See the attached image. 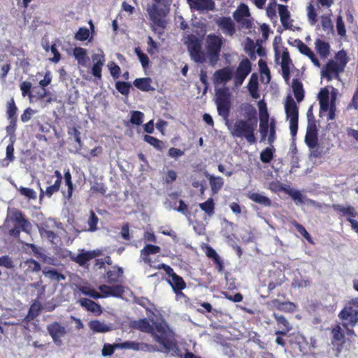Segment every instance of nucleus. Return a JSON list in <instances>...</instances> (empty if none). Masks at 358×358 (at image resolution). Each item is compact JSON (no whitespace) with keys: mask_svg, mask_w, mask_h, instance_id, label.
Listing matches in <instances>:
<instances>
[{"mask_svg":"<svg viewBox=\"0 0 358 358\" xmlns=\"http://www.w3.org/2000/svg\"><path fill=\"white\" fill-rule=\"evenodd\" d=\"M203 36L204 34L200 36H196L193 34H188L185 38V44L191 59L194 62L198 64L208 62L214 66L220 59L224 40L220 36L210 34L205 38L204 50H203Z\"/></svg>","mask_w":358,"mask_h":358,"instance_id":"1","label":"nucleus"},{"mask_svg":"<svg viewBox=\"0 0 358 358\" xmlns=\"http://www.w3.org/2000/svg\"><path fill=\"white\" fill-rule=\"evenodd\" d=\"M131 327L134 329L151 334L155 341L162 345L164 352L179 351L176 343L173 340V333L166 324L155 322L152 325L148 319L143 318L132 322Z\"/></svg>","mask_w":358,"mask_h":358,"instance_id":"2","label":"nucleus"},{"mask_svg":"<svg viewBox=\"0 0 358 358\" xmlns=\"http://www.w3.org/2000/svg\"><path fill=\"white\" fill-rule=\"evenodd\" d=\"M241 110L244 119L236 120L231 134L235 138H245L250 145L255 144L257 143L255 131L258 123L257 110L250 103L243 104Z\"/></svg>","mask_w":358,"mask_h":358,"instance_id":"3","label":"nucleus"},{"mask_svg":"<svg viewBox=\"0 0 358 358\" xmlns=\"http://www.w3.org/2000/svg\"><path fill=\"white\" fill-rule=\"evenodd\" d=\"M338 316L342 321L343 327L350 324L351 328L355 327L358 323V297L346 303Z\"/></svg>","mask_w":358,"mask_h":358,"instance_id":"4","label":"nucleus"},{"mask_svg":"<svg viewBox=\"0 0 358 358\" xmlns=\"http://www.w3.org/2000/svg\"><path fill=\"white\" fill-rule=\"evenodd\" d=\"M231 94L227 87H222L215 90V103L217 113L224 118H227L231 106Z\"/></svg>","mask_w":358,"mask_h":358,"instance_id":"5","label":"nucleus"},{"mask_svg":"<svg viewBox=\"0 0 358 358\" xmlns=\"http://www.w3.org/2000/svg\"><path fill=\"white\" fill-rule=\"evenodd\" d=\"M285 110L286 117L289 120L290 134L292 137L294 138L298 131L299 108L291 96L287 97Z\"/></svg>","mask_w":358,"mask_h":358,"instance_id":"6","label":"nucleus"},{"mask_svg":"<svg viewBox=\"0 0 358 358\" xmlns=\"http://www.w3.org/2000/svg\"><path fill=\"white\" fill-rule=\"evenodd\" d=\"M158 269H164L165 273L171 278L168 282L171 286L174 293L176 295H183L182 290L186 287V282L183 278L177 275L173 269L169 265L160 264L157 267Z\"/></svg>","mask_w":358,"mask_h":358,"instance_id":"7","label":"nucleus"},{"mask_svg":"<svg viewBox=\"0 0 358 358\" xmlns=\"http://www.w3.org/2000/svg\"><path fill=\"white\" fill-rule=\"evenodd\" d=\"M62 181V175L59 170H55L54 174L49 176L46 183L49 185L47 187L45 192L41 187L39 198L41 199L44 195L50 198L55 193L59 190Z\"/></svg>","mask_w":358,"mask_h":358,"instance_id":"8","label":"nucleus"},{"mask_svg":"<svg viewBox=\"0 0 358 358\" xmlns=\"http://www.w3.org/2000/svg\"><path fill=\"white\" fill-rule=\"evenodd\" d=\"M331 208L341 215L345 216L347 220L350 223L352 229L358 234V221L355 219L357 216L356 209L352 206H346L341 204H332Z\"/></svg>","mask_w":358,"mask_h":358,"instance_id":"9","label":"nucleus"},{"mask_svg":"<svg viewBox=\"0 0 358 358\" xmlns=\"http://www.w3.org/2000/svg\"><path fill=\"white\" fill-rule=\"evenodd\" d=\"M47 331L51 336L52 341L57 345L60 347L62 345V338L66 334V330L59 322H53L47 326Z\"/></svg>","mask_w":358,"mask_h":358,"instance_id":"10","label":"nucleus"},{"mask_svg":"<svg viewBox=\"0 0 358 358\" xmlns=\"http://www.w3.org/2000/svg\"><path fill=\"white\" fill-rule=\"evenodd\" d=\"M169 10V6L153 3L148 7L147 12L152 22H166L164 18L167 15Z\"/></svg>","mask_w":358,"mask_h":358,"instance_id":"11","label":"nucleus"},{"mask_svg":"<svg viewBox=\"0 0 358 358\" xmlns=\"http://www.w3.org/2000/svg\"><path fill=\"white\" fill-rule=\"evenodd\" d=\"M331 334L332 336L331 344L334 346V350L336 351V355L338 356L343 350L345 343V334L340 324H336L332 328Z\"/></svg>","mask_w":358,"mask_h":358,"instance_id":"12","label":"nucleus"},{"mask_svg":"<svg viewBox=\"0 0 358 358\" xmlns=\"http://www.w3.org/2000/svg\"><path fill=\"white\" fill-rule=\"evenodd\" d=\"M343 71L334 59H330L322 69L321 76L330 81L333 78H338L339 73Z\"/></svg>","mask_w":358,"mask_h":358,"instance_id":"13","label":"nucleus"},{"mask_svg":"<svg viewBox=\"0 0 358 358\" xmlns=\"http://www.w3.org/2000/svg\"><path fill=\"white\" fill-rule=\"evenodd\" d=\"M273 317L275 320L279 329L275 331L277 336H286L292 329L291 324L287 320V318L282 315H278L273 313Z\"/></svg>","mask_w":358,"mask_h":358,"instance_id":"14","label":"nucleus"},{"mask_svg":"<svg viewBox=\"0 0 358 358\" xmlns=\"http://www.w3.org/2000/svg\"><path fill=\"white\" fill-rule=\"evenodd\" d=\"M233 76L232 71L229 67L217 70L213 74V82L215 85L226 84L231 80Z\"/></svg>","mask_w":358,"mask_h":358,"instance_id":"15","label":"nucleus"},{"mask_svg":"<svg viewBox=\"0 0 358 358\" xmlns=\"http://www.w3.org/2000/svg\"><path fill=\"white\" fill-rule=\"evenodd\" d=\"M318 134L316 125L313 123L308 125L307 131L305 136V143L307 146L310 149L315 148L318 145Z\"/></svg>","mask_w":358,"mask_h":358,"instance_id":"16","label":"nucleus"},{"mask_svg":"<svg viewBox=\"0 0 358 358\" xmlns=\"http://www.w3.org/2000/svg\"><path fill=\"white\" fill-rule=\"evenodd\" d=\"M187 3L192 9L199 11H209L215 9L213 0H187Z\"/></svg>","mask_w":358,"mask_h":358,"instance_id":"17","label":"nucleus"},{"mask_svg":"<svg viewBox=\"0 0 358 358\" xmlns=\"http://www.w3.org/2000/svg\"><path fill=\"white\" fill-rule=\"evenodd\" d=\"M99 289L103 296L120 297L124 292V287L121 285L113 286L101 285L99 287Z\"/></svg>","mask_w":358,"mask_h":358,"instance_id":"18","label":"nucleus"},{"mask_svg":"<svg viewBox=\"0 0 358 358\" xmlns=\"http://www.w3.org/2000/svg\"><path fill=\"white\" fill-rule=\"evenodd\" d=\"M10 219L12 221L15 222L17 225H19L21 227L22 231H24L27 234L30 232L31 228V224L24 217L22 211L19 210H14L12 213Z\"/></svg>","mask_w":358,"mask_h":358,"instance_id":"19","label":"nucleus"},{"mask_svg":"<svg viewBox=\"0 0 358 358\" xmlns=\"http://www.w3.org/2000/svg\"><path fill=\"white\" fill-rule=\"evenodd\" d=\"M92 59L94 63L93 66L92 68V73L96 78H97L98 80H101L102 77V67L104 65L105 62L104 55L94 54L92 56Z\"/></svg>","mask_w":358,"mask_h":358,"instance_id":"20","label":"nucleus"},{"mask_svg":"<svg viewBox=\"0 0 358 358\" xmlns=\"http://www.w3.org/2000/svg\"><path fill=\"white\" fill-rule=\"evenodd\" d=\"M259 110H260V124H259V130L262 137V139H264L268 134L269 124H268V118L269 115L267 112L266 105L264 103V107L262 104L259 105Z\"/></svg>","mask_w":358,"mask_h":358,"instance_id":"21","label":"nucleus"},{"mask_svg":"<svg viewBox=\"0 0 358 358\" xmlns=\"http://www.w3.org/2000/svg\"><path fill=\"white\" fill-rule=\"evenodd\" d=\"M161 248L158 245L147 244L145 247L141 250V257L143 262L152 266V261L150 258V255H155L160 252Z\"/></svg>","mask_w":358,"mask_h":358,"instance_id":"22","label":"nucleus"},{"mask_svg":"<svg viewBox=\"0 0 358 358\" xmlns=\"http://www.w3.org/2000/svg\"><path fill=\"white\" fill-rule=\"evenodd\" d=\"M99 255V252L95 250L87 251L85 252L79 253L73 259V260L78 264L80 266H85L89 261L95 258Z\"/></svg>","mask_w":358,"mask_h":358,"instance_id":"23","label":"nucleus"},{"mask_svg":"<svg viewBox=\"0 0 358 358\" xmlns=\"http://www.w3.org/2000/svg\"><path fill=\"white\" fill-rule=\"evenodd\" d=\"M249 16V8L245 3H241L234 13V18L236 22H250V20L245 19Z\"/></svg>","mask_w":358,"mask_h":358,"instance_id":"24","label":"nucleus"},{"mask_svg":"<svg viewBox=\"0 0 358 358\" xmlns=\"http://www.w3.org/2000/svg\"><path fill=\"white\" fill-rule=\"evenodd\" d=\"M152 80L149 77L136 78L133 82L134 85L142 92L154 91L155 89L151 85Z\"/></svg>","mask_w":358,"mask_h":358,"instance_id":"25","label":"nucleus"},{"mask_svg":"<svg viewBox=\"0 0 358 358\" xmlns=\"http://www.w3.org/2000/svg\"><path fill=\"white\" fill-rule=\"evenodd\" d=\"M292 88L296 101L300 103L304 99V90L301 81L299 78L292 80Z\"/></svg>","mask_w":358,"mask_h":358,"instance_id":"26","label":"nucleus"},{"mask_svg":"<svg viewBox=\"0 0 358 358\" xmlns=\"http://www.w3.org/2000/svg\"><path fill=\"white\" fill-rule=\"evenodd\" d=\"M78 301L80 306L85 308L87 311L98 313V314H101L102 312L101 306L94 301L87 298H82L79 299Z\"/></svg>","mask_w":358,"mask_h":358,"instance_id":"27","label":"nucleus"},{"mask_svg":"<svg viewBox=\"0 0 358 358\" xmlns=\"http://www.w3.org/2000/svg\"><path fill=\"white\" fill-rule=\"evenodd\" d=\"M317 52L322 59L327 58L330 54V45L328 42L317 39L315 42Z\"/></svg>","mask_w":358,"mask_h":358,"instance_id":"28","label":"nucleus"},{"mask_svg":"<svg viewBox=\"0 0 358 358\" xmlns=\"http://www.w3.org/2000/svg\"><path fill=\"white\" fill-rule=\"evenodd\" d=\"M248 197L250 200L266 207H270L272 205V201L268 197L257 192H250L248 194Z\"/></svg>","mask_w":358,"mask_h":358,"instance_id":"29","label":"nucleus"},{"mask_svg":"<svg viewBox=\"0 0 358 358\" xmlns=\"http://www.w3.org/2000/svg\"><path fill=\"white\" fill-rule=\"evenodd\" d=\"M88 325L94 333H106L111 329L109 325L97 320L90 321Z\"/></svg>","mask_w":358,"mask_h":358,"instance_id":"30","label":"nucleus"},{"mask_svg":"<svg viewBox=\"0 0 358 358\" xmlns=\"http://www.w3.org/2000/svg\"><path fill=\"white\" fill-rule=\"evenodd\" d=\"M211 190L213 194L217 193L224 185V180L220 176H214L213 175L207 176Z\"/></svg>","mask_w":358,"mask_h":358,"instance_id":"31","label":"nucleus"},{"mask_svg":"<svg viewBox=\"0 0 358 358\" xmlns=\"http://www.w3.org/2000/svg\"><path fill=\"white\" fill-rule=\"evenodd\" d=\"M251 70L252 66L250 61L248 58H244L239 63L236 73L247 77L248 75L251 72Z\"/></svg>","mask_w":358,"mask_h":358,"instance_id":"32","label":"nucleus"},{"mask_svg":"<svg viewBox=\"0 0 358 358\" xmlns=\"http://www.w3.org/2000/svg\"><path fill=\"white\" fill-rule=\"evenodd\" d=\"M51 82V78L48 74H45L44 78L41 80L39 82V85L41 86V88L39 89L38 92H37L36 98L38 99H43L47 95V91L45 89Z\"/></svg>","mask_w":358,"mask_h":358,"instance_id":"33","label":"nucleus"},{"mask_svg":"<svg viewBox=\"0 0 358 358\" xmlns=\"http://www.w3.org/2000/svg\"><path fill=\"white\" fill-rule=\"evenodd\" d=\"M199 208L209 217L215 213V203L212 198H208L205 202L199 203Z\"/></svg>","mask_w":358,"mask_h":358,"instance_id":"34","label":"nucleus"},{"mask_svg":"<svg viewBox=\"0 0 358 358\" xmlns=\"http://www.w3.org/2000/svg\"><path fill=\"white\" fill-rule=\"evenodd\" d=\"M334 58V61L341 68V69L344 70L349 62L346 52L344 50H339L336 53Z\"/></svg>","mask_w":358,"mask_h":358,"instance_id":"35","label":"nucleus"},{"mask_svg":"<svg viewBox=\"0 0 358 358\" xmlns=\"http://www.w3.org/2000/svg\"><path fill=\"white\" fill-rule=\"evenodd\" d=\"M122 273L123 270L121 267L114 268L113 270H109L106 273L108 282L112 283L118 282L119 278Z\"/></svg>","mask_w":358,"mask_h":358,"instance_id":"36","label":"nucleus"},{"mask_svg":"<svg viewBox=\"0 0 358 358\" xmlns=\"http://www.w3.org/2000/svg\"><path fill=\"white\" fill-rule=\"evenodd\" d=\"M281 70L282 73H290L289 64L291 59L287 51H283L281 56Z\"/></svg>","mask_w":358,"mask_h":358,"instance_id":"37","label":"nucleus"},{"mask_svg":"<svg viewBox=\"0 0 358 358\" xmlns=\"http://www.w3.org/2000/svg\"><path fill=\"white\" fill-rule=\"evenodd\" d=\"M144 141L158 150H162L164 148V144L163 141L159 140L158 138L154 136L150 135H145Z\"/></svg>","mask_w":358,"mask_h":358,"instance_id":"38","label":"nucleus"},{"mask_svg":"<svg viewBox=\"0 0 358 358\" xmlns=\"http://www.w3.org/2000/svg\"><path fill=\"white\" fill-rule=\"evenodd\" d=\"M17 108L12 98L7 103L6 114L8 120L17 119Z\"/></svg>","mask_w":358,"mask_h":358,"instance_id":"39","label":"nucleus"},{"mask_svg":"<svg viewBox=\"0 0 358 358\" xmlns=\"http://www.w3.org/2000/svg\"><path fill=\"white\" fill-rule=\"evenodd\" d=\"M115 88L122 95L127 96L130 92L131 85L129 82L117 81L115 83Z\"/></svg>","mask_w":358,"mask_h":358,"instance_id":"40","label":"nucleus"},{"mask_svg":"<svg viewBox=\"0 0 358 358\" xmlns=\"http://www.w3.org/2000/svg\"><path fill=\"white\" fill-rule=\"evenodd\" d=\"M78 290L83 294L89 296L93 299H97L101 297V295L97 292L94 289L89 286H80Z\"/></svg>","mask_w":358,"mask_h":358,"instance_id":"41","label":"nucleus"},{"mask_svg":"<svg viewBox=\"0 0 358 358\" xmlns=\"http://www.w3.org/2000/svg\"><path fill=\"white\" fill-rule=\"evenodd\" d=\"M274 149L266 148L260 154V159L263 163H270L273 158Z\"/></svg>","mask_w":358,"mask_h":358,"instance_id":"42","label":"nucleus"},{"mask_svg":"<svg viewBox=\"0 0 358 358\" xmlns=\"http://www.w3.org/2000/svg\"><path fill=\"white\" fill-rule=\"evenodd\" d=\"M64 180H65V183L68 187L67 195L66 196V197L67 199H70L72 196V194H73V184L72 182L71 174L69 169L64 173Z\"/></svg>","mask_w":358,"mask_h":358,"instance_id":"43","label":"nucleus"},{"mask_svg":"<svg viewBox=\"0 0 358 358\" xmlns=\"http://www.w3.org/2000/svg\"><path fill=\"white\" fill-rule=\"evenodd\" d=\"M297 231L309 243H313V239L310 234L307 231L306 228L299 222L294 221L293 223Z\"/></svg>","mask_w":358,"mask_h":358,"instance_id":"44","label":"nucleus"},{"mask_svg":"<svg viewBox=\"0 0 358 358\" xmlns=\"http://www.w3.org/2000/svg\"><path fill=\"white\" fill-rule=\"evenodd\" d=\"M144 114L143 113L135 110L131 112L130 122L132 124L139 126L143 123Z\"/></svg>","mask_w":358,"mask_h":358,"instance_id":"45","label":"nucleus"},{"mask_svg":"<svg viewBox=\"0 0 358 358\" xmlns=\"http://www.w3.org/2000/svg\"><path fill=\"white\" fill-rule=\"evenodd\" d=\"M135 302L143 307L147 311H150L154 308V304L147 297L141 296L135 299Z\"/></svg>","mask_w":358,"mask_h":358,"instance_id":"46","label":"nucleus"},{"mask_svg":"<svg viewBox=\"0 0 358 358\" xmlns=\"http://www.w3.org/2000/svg\"><path fill=\"white\" fill-rule=\"evenodd\" d=\"M278 4L276 3L275 0H271L266 7V14L268 17L271 18V20H274L277 18L276 15V7H278Z\"/></svg>","mask_w":358,"mask_h":358,"instance_id":"47","label":"nucleus"},{"mask_svg":"<svg viewBox=\"0 0 358 358\" xmlns=\"http://www.w3.org/2000/svg\"><path fill=\"white\" fill-rule=\"evenodd\" d=\"M134 52L138 56L142 66L143 68H146L150 62L148 56L146 54L143 53L139 47L135 48Z\"/></svg>","mask_w":358,"mask_h":358,"instance_id":"48","label":"nucleus"},{"mask_svg":"<svg viewBox=\"0 0 358 358\" xmlns=\"http://www.w3.org/2000/svg\"><path fill=\"white\" fill-rule=\"evenodd\" d=\"M278 13L280 17V22H287L289 18V11L288 10L287 6L285 5L279 4L278 6Z\"/></svg>","mask_w":358,"mask_h":358,"instance_id":"49","label":"nucleus"},{"mask_svg":"<svg viewBox=\"0 0 358 358\" xmlns=\"http://www.w3.org/2000/svg\"><path fill=\"white\" fill-rule=\"evenodd\" d=\"M99 222V218L94 213L93 210L90 211V215L88 219L87 223L89 225L90 231H95L97 229V224Z\"/></svg>","mask_w":358,"mask_h":358,"instance_id":"50","label":"nucleus"},{"mask_svg":"<svg viewBox=\"0 0 358 358\" xmlns=\"http://www.w3.org/2000/svg\"><path fill=\"white\" fill-rule=\"evenodd\" d=\"M73 55L79 63L84 62L87 57V51L83 48H76L73 50Z\"/></svg>","mask_w":358,"mask_h":358,"instance_id":"51","label":"nucleus"},{"mask_svg":"<svg viewBox=\"0 0 358 358\" xmlns=\"http://www.w3.org/2000/svg\"><path fill=\"white\" fill-rule=\"evenodd\" d=\"M137 348H138L137 351L141 350V351L150 352L159 351V348L156 345L145 343H138Z\"/></svg>","mask_w":358,"mask_h":358,"instance_id":"52","label":"nucleus"},{"mask_svg":"<svg viewBox=\"0 0 358 358\" xmlns=\"http://www.w3.org/2000/svg\"><path fill=\"white\" fill-rule=\"evenodd\" d=\"M117 344L114 343L113 345L109 343H105L103 346L101 354L103 357L111 356L113 355L115 349H118L117 347Z\"/></svg>","mask_w":358,"mask_h":358,"instance_id":"53","label":"nucleus"},{"mask_svg":"<svg viewBox=\"0 0 358 358\" xmlns=\"http://www.w3.org/2000/svg\"><path fill=\"white\" fill-rule=\"evenodd\" d=\"M90 30L87 28L80 27L76 34L75 38L78 41H84L90 37Z\"/></svg>","mask_w":358,"mask_h":358,"instance_id":"54","label":"nucleus"},{"mask_svg":"<svg viewBox=\"0 0 358 358\" xmlns=\"http://www.w3.org/2000/svg\"><path fill=\"white\" fill-rule=\"evenodd\" d=\"M18 190L21 195L24 196L29 199H36V192L31 188L20 187Z\"/></svg>","mask_w":358,"mask_h":358,"instance_id":"55","label":"nucleus"},{"mask_svg":"<svg viewBox=\"0 0 358 358\" xmlns=\"http://www.w3.org/2000/svg\"><path fill=\"white\" fill-rule=\"evenodd\" d=\"M110 75L114 79H117L120 77L121 73L120 67L113 62H110L108 64Z\"/></svg>","mask_w":358,"mask_h":358,"instance_id":"56","label":"nucleus"},{"mask_svg":"<svg viewBox=\"0 0 358 358\" xmlns=\"http://www.w3.org/2000/svg\"><path fill=\"white\" fill-rule=\"evenodd\" d=\"M258 87V83H248V91L250 94V96L255 99H259L260 96Z\"/></svg>","mask_w":358,"mask_h":358,"instance_id":"57","label":"nucleus"},{"mask_svg":"<svg viewBox=\"0 0 358 358\" xmlns=\"http://www.w3.org/2000/svg\"><path fill=\"white\" fill-rule=\"evenodd\" d=\"M26 265L28 266L27 269L32 272H38L41 271V264L34 259H29L25 262Z\"/></svg>","mask_w":358,"mask_h":358,"instance_id":"58","label":"nucleus"},{"mask_svg":"<svg viewBox=\"0 0 358 358\" xmlns=\"http://www.w3.org/2000/svg\"><path fill=\"white\" fill-rule=\"evenodd\" d=\"M118 349H130L135 351H137L138 342L136 341H125L120 343H117Z\"/></svg>","mask_w":358,"mask_h":358,"instance_id":"59","label":"nucleus"},{"mask_svg":"<svg viewBox=\"0 0 358 358\" xmlns=\"http://www.w3.org/2000/svg\"><path fill=\"white\" fill-rule=\"evenodd\" d=\"M258 65L260 73L266 75L268 78V81L269 82L271 80V73L266 62L263 59H259L258 62Z\"/></svg>","mask_w":358,"mask_h":358,"instance_id":"60","label":"nucleus"},{"mask_svg":"<svg viewBox=\"0 0 358 358\" xmlns=\"http://www.w3.org/2000/svg\"><path fill=\"white\" fill-rule=\"evenodd\" d=\"M275 139V120L272 118L269 124V136L268 138V143H273Z\"/></svg>","mask_w":358,"mask_h":358,"instance_id":"61","label":"nucleus"},{"mask_svg":"<svg viewBox=\"0 0 358 358\" xmlns=\"http://www.w3.org/2000/svg\"><path fill=\"white\" fill-rule=\"evenodd\" d=\"M157 48L158 47L157 43L152 39L151 36H148L147 48L148 52L152 55L157 51Z\"/></svg>","mask_w":358,"mask_h":358,"instance_id":"62","label":"nucleus"},{"mask_svg":"<svg viewBox=\"0 0 358 358\" xmlns=\"http://www.w3.org/2000/svg\"><path fill=\"white\" fill-rule=\"evenodd\" d=\"M296 43H297V48L301 54L307 56L312 51L310 48L301 40H296Z\"/></svg>","mask_w":358,"mask_h":358,"instance_id":"63","label":"nucleus"},{"mask_svg":"<svg viewBox=\"0 0 358 358\" xmlns=\"http://www.w3.org/2000/svg\"><path fill=\"white\" fill-rule=\"evenodd\" d=\"M0 266L6 268H12L13 267V262L10 257L7 255L0 257Z\"/></svg>","mask_w":358,"mask_h":358,"instance_id":"64","label":"nucleus"}]
</instances>
